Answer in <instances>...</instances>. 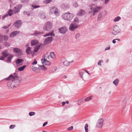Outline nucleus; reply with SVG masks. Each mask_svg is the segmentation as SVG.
Wrapping results in <instances>:
<instances>
[{"label": "nucleus", "instance_id": "nucleus-15", "mask_svg": "<svg viewBox=\"0 0 132 132\" xmlns=\"http://www.w3.org/2000/svg\"><path fill=\"white\" fill-rule=\"evenodd\" d=\"M86 14V12L83 10H80L77 13V15L78 16H81L84 15Z\"/></svg>", "mask_w": 132, "mask_h": 132}, {"label": "nucleus", "instance_id": "nucleus-56", "mask_svg": "<svg viewBox=\"0 0 132 132\" xmlns=\"http://www.w3.org/2000/svg\"><path fill=\"white\" fill-rule=\"evenodd\" d=\"M80 36V35L79 34H76V38Z\"/></svg>", "mask_w": 132, "mask_h": 132}, {"label": "nucleus", "instance_id": "nucleus-55", "mask_svg": "<svg viewBox=\"0 0 132 132\" xmlns=\"http://www.w3.org/2000/svg\"><path fill=\"white\" fill-rule=\"evenodd\" d=\"M88 125L87 124H86L85 126V128H88Z\"/></svg>", "mask_w": 132, "mask_h": 132}, {"label": "nucleus", "instance_id": "nucleus-6", "mask_svg": "<svg viewBox=\"0 0 132 132\" xmlns=\"http://www.w3.org/2000/svg\"><path fill=\"white\" fill-rule=\"evenodd\" d=\"M120 31V29L117 26H114L113 28V30L112 31V33L113 35H117Z\"/></svg>", "mask_w": 132, "mask_h": 132}, {"label": "nucleus", "instance_id": "nucleus-24", "mask_svg": "<svg viewBox=\"0 0 132 132\" xmlns=\"http://www.w3.org/2000/svg\"><path fill=\"white\" fill-rule=\"evenodd\" d=\"M73 62V60H72L70 62L65 61L63 62V64L65 66H68L69 65L70 63H72Z\"/></svg>", "mask_w": 132, "mask_h": 132}, {"label": "nucleus", "instance_id": "nucleus-53", "mask_svg": "<svg viewBox=\"0 0 132 132\" xmlns=\"http://www.w3.org/2000/svg\"><path fill=\"white\" fill-rule=\"evenodd\" d=\"M37 63V61L36 60H35L34 62L32 63V65H34L35 64H36Z\"/></svg>", "mask_w": 132, "mask_h": 132}, {"label": "nucleus", "instance_id": "nucleus-22", "mask_svg": "<svg viewBox=\"0 0 132 132\" xmlns=\"http://www.w3.org/2000/svg\"><path fill=\"white\" fill-rule=\"evenodd\" d=\"M49 36H54V34L53 33V31L48 34H44L43 35V36L44 37H46Z\"/></svg>", "mask_w": 132, "mask_h": 132}, {"label": "nucleus", "instance_id": "nucleus-52", "mask_svg": "<svg viewBox=\"0 0 132 132\" xmlns=\"http://www.w3.org/2000/svg\"><path fill=\"white\" fill-rule=\"evenodd\" d=\"M110 0H104V4H106L108 3V2Z\"/></svg>", "mask_w": 132, "mask_h": 132}, {"label": "nucleus", "instance_id": "nucleus-38", "mask_svg": "<svg viewBox=\"0 0 132 132\" xmlns=\"http://www.w3.org/2000/svg\"><path fill=\"white\" fill-rule=\"evenodd\" d=\"M31 68L32 70L34 71H36L37 69V68L34 66H32Z\"/></svg>", "mask_w": 132, "mask_h": 132}, {"label": "nucleus", "instance_id": "nucleus-9", "mask_svg": "<svg viewBox=\"0 0 132 132\" xmlns=\"http://www.w3.org/2000/svg\"><path fill=\"white\" fill-rule=\"evenodd\" d=\"M22 22L19 20H16L14 23L13 25L17 28H19L21 26Z\"/></svg>", "mask_w": 132, "mask_h": 132}, {"label": "nucleus", "instance_id": "nucleus-29", "mask_svg": "<svg viewBox=\"0 0 132 132\" xmlns=\"http://www.w3.org/2000/svg\"><path fill=\"white\" fill-rule=\"evenodd\" d=\"M92 96H90L86 98L85 100L86 102L88 101L91 100L92 99Z\"/></svg>", "mask_w": 132, "mask_h": 132}, {"label": "nucleus", "instance_id": "nucleus-48", "mask_svg": "<svg viewBox=\"0 0 132 132\" xmlns=\"http://www.w3.org/2000/svg\"><path fill=\"white\" fill-rule=\"evenodd\" d=\"M15 126V125H11L10 126V128L11 129L14 128Z\"/></svg>", "mask_w": 132, "mask_h": 132}, {"label": "nucleus", "instance_id": "nucleus-21", "mask_svg": "<svg viewBox=\"0 0 132 132\" xmlns=\"http://www.w3.org/2000/svg\"><path fill=\"white\" fill-rule=\"evenodd\" d=\"M31 48L30 47H28L26 50V52L28 54H30L31 53Z\"/></svg>", "mask_w": 132, "mask_h": 132}, {"label": "nucleus", "instance_id": "nucleus-16", "mask_svg": "<svg viewBox=\"0 0 132 132\" xmlns=\"http://www.w3.org/2000/svg\"><path fill=\"white\" fill-rule=\"evenodd\" d=\"M47 58L49 59L51 58L54 59H55V55L53 52H51L50 53V55L48 56Z\"/></svg>", "mask_w": 132, "mask_h": 132}, {"label": "nucleus", "instance_id": "nucleus-30", "mask_svg": "<svg viewBox=\"0 0 132 132\" xmlns=\"http://www.w3.org/2000/svg\"><path fill=\"white\" fill-rule=\"evenodd\" d=\"M39 67L43 70L45 71L47 70L46 67H45L44 65H40Z\"/></svg>", "mask_w": 132, "mask_h": 132}, {"label": "nucleus", "instance_id": "nucleus-47", "mask_svg": "<svg viewBox=\"0 0 132 132\" xmlns=\"http://www.w3.org/2000/svg\"><path fill=\"white\" fill-rule=\"evenodd\" d=\"M73 6L75 7H76L78 6V5L76 2H75L73 4Z\"/></svg>", "mask_w": 132, "mask_h": 132}, {"label": "nucleus", "instance_id": "nucleus-18", "mask_svg": "<svg viewBox=\"0 0 132 132\" xmlns=\"http://www.w3.org/2000/svg\"><path fill=\"white\" fill-rule=\"evenodd\" d=\"M13 51L15 53H18L19 54H20V55H21L22 54V53L21 51V50L18 48H14L13 49Z\"/></svg>", "mask_w": 132, "mask_h": 132}, {"label": "nucleus", "instance_id": "nucleus-61", "mask_svg": "<svg viewBox=\"0 0 132 132\" xmlns=\"http://www.w3.org/2000/svg\"><path fill=\"white\" fill-rule=\"evenodd\" d=\"M65 102H62V105L63 106H64L65 105Z\"/></svg>", "mask_w": 132, "mask_h": 132}, {"label": "nucleus", "instance_id": "nucleus-50", "mask_svg": "<svg viewBox=\"0 0 132 132\" xmlns=\"http://www.w3.org/2000/svg\"><path fill=\"white\" fill-rule=\"evenodd\" d=\"M5 61L7 63H10L11 62V60L7 58V59Z\"/></svg>", "mask_w": 132, "mask_h": 132}, {"label": "nucleus", "instance_id": "nucleus-27", "mask_svg": "<svg viewBox=\"0 0 132 132\" xmlns=\"http://www.w3.org/2000/svg\"><path fill=\"white\" fill-rule=\"evenodd\" d=\"M26 65H25L23 66H22L20 67L19 68H18V70L20 71H23L24 69L26 67Z\"/></svg>", "mask_w": 132, "mask_h": 132}, {"label": "nucleus", "instance_id": "nucleus-34", "mask_svg": "<svg viewBox=\"0 0 132 132\" xmlns=\"http://www.w3.org/2000/svg\"><path fill=\"white\" fill-rule=\"evenodd\" d=\"M40 47V46L39 45H37L36 46L34 49V51L35 52H36L39 49Z\"/></svg>", "mask_w": 132, "mask_h": 132}, {"label": "nucleus", "instance_id": "nucleus-36", "mask_svg": "<svg viewBox=\"0 0 132 132\" xmlns=\"http://www.w3.org/2000/svg\"><path fill=\"white\" fill-rule=\"evenodd\" d=\"M15 85V84L14 83V82L12 81V82L11 84V87L10 88H14L16 87Z\"/></svg>", "mask_w": 132, "mask_h": 132}, {"label": "nucleus", "instance_id": "nucleus-14", "mask_svg": "<svg viewBox=\"0 0 132 132\" xmlns=\"http://www.w3.org/2000/svg\"><path fill=\"white\" fill-rule=\"evenodd\" d=\"M8 39V37L7 36L5 35L2 36L1 34H0V42L3 40H7Z\"/></svg>", "mask_w": 132, "mask_h": 132}, {"label": "nucleus", "instance_id": "nucleus-33", "mask_svg": "<svg viewBox=\"0 0 132 132\" xmlns=\"http://www.w3.org/2000/svg\"><path fill=\"white\" fill-rule=\"evenodd\" d=\"M51 1V0H45L43 1V2L44 3L47 4L50 3Z\"/></svg>", "mask_w": 132, "mask_h": 132}, {"label": "nucleus", "instance_id": "nucleus-44", "mask_svg": "<svg viewBox=\"0 0 132 132\" xmlns=\"http://www.w3.org/2000/svg\"><path fill=\"white\" fill-rule=\"evenodd\" d=\"M103 61L102 60H100L98 63V65L99 66L101 65V63L103 62Z\"/></svg>", "mask_w": 132, "mask_h": 132}, {"label": "nucleus", "instance_id": "nucleus-59", "mask_svg": "<svg viewBox=\"0 0 132 132\" xmlns=\"http://www.w3.org/2000/svg\"><path fill=\"white\" fill-rule=\"evenodd\" d=\"M110 49V47H106L105 49V50H109Z\"/></svg>", "mask_w": 132, "mask_h": 132}, {"label": "nucleus", "instance_id": "nucleus-31", "mask_svg": "<svg viewBox=\"0 0 132 132\" xmlns=\"http://www.w3.org/2000/svg\"><path fill=\"white\" fill-rule=\"evenodd\" d=\"M121 18L119 16H118L116 18L113 20V21L115 22H117L120 20Z\"/></svg>", "mask_w": 132, "mask_h": 132}, {"label": "nucleus", "instance_id": "nucleus-19", "mask_svg": "<svg viewBox=\"0 0 132 132\" xmlns=\"http://www.w3.org/2000/svg\"><path fill=\"white\" fill-rule=\"evenodd\" d=\"M2 54L3 56L6 57L9 55V53L7 50H5L2 53Z\"/></svg>", "mask_w": 132, "mask_h": 132}, {"label": "nucleus", "instance_id": "nucleus-40", "mask_svg": "<svg viewBox=\"0 0 132 132\" xmlns=\"http://www.w3.org/2000/svg\"><path fill=\"white\" fill-rule=\"evenodd\" d=\"M41 34V33L39 32H38V31H36V32H35L34 34H33V35H35V36H36V35H39V34Z\"/></svg>", "mask_w": 132, "mask_h": 132}, {"label": "nucleus", "instance_id": "nucleus-5", "mask_svg": "<svg viewBox=\"0 0 132 132\" xmlns=\"http://www.w3.org/2000/svg\"><path fill=\"white\" fill-rule=\"evenodd\" d=\"M78 23L73 22L71 23L69 29L71 31H74L78 28Z\"/></svg>", "mask_w": 132, "mask_h": 132}, {"label": "nucleus", "instance_id": "nucleus-49", "mask_svg": "<svg viewBox=\"0 0 132 132\" xmlns=\"http://www.w3.org/2000/svg\"><path fill=\"white\" fill-rule=\"evenodd\" d=\"M22 3H27L28 1V0H20Z\"/></svg>", "mask_w": 132, "mask_h": 132}, {"label": "nucleus", "instance_id": "nucleus-28", "mask_svg": "<svg viewBox=\"0 0 132 132\" xmlns=\"http://www.w3.org/2000/svg\"><path fill=\"white\" fill-rule=\"evenodd\" d=\"M14 76H13L11 75H10L7 78H5L6 80H10L11 79L13 78V77Z\"/></svg>", "mask_w": 132, "mask_h": 132}, {"label": "nucleus", "instance_id": "nucleus-57", "mask_svg": "<svg viewBox=\"0 0 132 132\" xmlns=\"http://www.w3.org/2000/svg\"><path fill=\"white\" fill-rule=\"evenodd\" d=\"M116 42V40L115 39H114L112 40V43L113 44H115Z\"/></svg>", "mask_w": 132, "mask_h": 132}, {"label": "nucleus", "instance_id": "nucleus-45", "mask_svg": "<svg viewBox=\"0 0 132 132\" xmlns=\"http://www.w3.org/2000/svg\"><path fill=\"white\" fill-rule=\"evenodd\" d=\"M8 16V15L7 14H6L5 15L3 16L2 17V19L3 20H4L5 18L7 17Z\"/></svg>", "mask_w": 132, "mask_h": 132}, {"label": "nucleus", "instance_id": "nucleus-39", "mask_svg": "<svg viewBox=\"0 0 132 132\" xmlns=\"http://www.w3.org/2000/svg\"><path fill=\"white\" fill-rule=\"evenodd\" d=\"M12 83L11 82H8L7 84V87L9 88H10L11 86V85Z\"/></svg>", "mask_w": 132, "mask_h": 132}, {"label": "nucleus", "instance_id": "nucleus-17", "mask_svg": "<svg viewBox=\"0 0 132 132\" xmlns=\"http://www.w3.org/2000/svg\"><path fill=\"white\" fill-rule=\"evenodd\" d=\"M19 31H17L13 32L10 34V37L11 38L13 37L18 34H19Z\"/></svg>", "mask_w": 132, "mask_h": 132}, {"label": "nucleus", "instance_id": "nucleus-54", "mask_svg": "<svg viewBox=\"0 0 132 132\" xmlns=\"http://www.w3.org/2000/svg\"><path fill=\"white\" fill-rule=\"evenodd\" d=\"M47 123V122H45L43 124V126L44 127L46 125Z\"/></svg>", "mask_w": 132, "mask_h": 132}, {"label": "nucleus", "instance_id": "nucleus-51", "mask_svg": "<svg viewBox=\"0 0 132 132\" xmlns=\"http://www.w3.org/2000/svg\"><path fill=\"white\" fill-rule=\"evenodd\" d=\"M10 24L9 25H6L5 26H4V27H3V28H5V29H6V28H8V27L10 26Z\"/></svg>", "mask_w": 132, "mask_h": 132}, {"label": "nucleus", "instance_id": "nucleus-26", "mask_svg": "<svg viewBox=\"0 0 132 132\" xmlns=\"http://www.w3.org/2000/svg\"><path fill=\"white\" fill-rule=\"evenodd\" d=\"M119 80L118 79H116L113 82V83L115 86L118 85L119 82Z\"/></svg>", "mask_w": 132, "mask_h": 132}, {"label": "nucleus", "instance_id": "nucleus-63", "mask_svg": "<svg viewBox=\"0 0 132 132\" xmlns=\"http://www.w3.org/2000/svg\"><path fill=\"white\" fill-rule=\"evenodd\" d=\"M84 71L87 73L88 74L90 75L89 73L88 72V71L87 70H84Z\"/></svg>", "mask_w": 132, "mask_h": 132}, {"label": "nucleus", "instance_id": "nucleus-4", "mask_svg": "<svg viewBox=\"0 0 132 132\" xmlns=\"http://www.w3.org/2000/svg\"><path fill=\"white\" fill-rule=\"evenodd\" d=\"M50 13L51 14H54L56 16H58L59 15L58 10L56 6L52 7L50 9Z\"/></svg>", "mask_w": 132, "mask_h": 132}, {"label": "nucleus", "instance_id": "nucleus-43", "mask_svg": "<svg viewBox=\"0 0 132 132\" xmlns=\"http://www.w3.org/2000/svg\"><path fill=\"white\" fill-rule=\"evenodd\" d=\"M35 113L34 112H31L29 113V115L30 116H31L35 114Z\"/></svg>", "mask_w": 132, "mask_h": 132}, {"label": "nucleus", "instance_id": "nucleus-41", "mask_svg": "<svg viewBox=\"0 0 132 132\" xmlns=\"http://www.w3.org/2000/svg\"><path fill=\"white\" fill-rule=\"evenodd\" d=\"M8 57H7V58H8L9 59L11 60L12 57H13V56L12 54H11L9 55H8Z\"/></svg>", "mask_w": 132, "mask_h": 132}, {"label": "nucleus", "instance_id": "nucleus-32", "mask_svg": "<svg viewBox=\"0 0 132 132\" xmlns=\"http://www.w3.org/2000/svg\"><path fill=\"white\" fill-rule=\"evenodd\" d=\"M13 11L12 10H10L8 12V15H9L10 16H11L12 14L13 13Z\"/></svg>", "mask_w": 132, "mask_h": 132}, {"label": "nucleus", "instance_id": "nucleus-1", "mask_svg": "<svg viewBox=\"0 0 132 132\" xmlns=\"http://www.w3.org/2000/svg\"><path fill=\"white\" fill-rule=\"evenodd\" d=\"M102 8L101 6H96L94 4L91 5L90 6V11L89 12V13H93V16H94L95 13L98 12Z\"/></svg>", "mask_w": 132, "mask_h": 132}, {"label": "nucleus", "instance_id": "nucleus-7", "mask_svg": "<svg viewBox=\"0 0 132 132\" xmlns=\"http://www.w3.org/2000/svg\"><path fill=\"white\" fill-rule=\"evenodd\" d=\"M104 120L103 119L101 118L99 119L96 123V127L98 128H101L103 126Z\"/></svg>", "mask_w": 132, "mask_h": 132}, {"label": "nucleus", "instance_id": "nucleus-13", "mask_svg": "<svg viewBox=\"0 0 132 132\" xmlns=\"http://www.w3.org/2000/svg\"><path fill=\"white\" fill-rule=\"evenodd\" d=\"M52 40V37H47L46 38L44 41V44L46 45L50 43Z\"/></svg>", "mask_w": 132, "mask_h": 132}, {"label": "nucleus", "instance_id": "nucleus-42", "mask_svg": "<svg viewBox=\"0 0 132 132\" xmlns=\"http://www.w3.org/2000/svg\"><path fill=\"white\" fill-rule=\"evenodd\" d=\"M5 58L6 57L2 55V56L0 57V60H4Z\"/></svg>", "mask_w": 132, "mask_h": 132}, {"label": "nucleus", "instance_id": "nucleus-37", "mask_svg": "<svg viewBox=\"0 0 132 132\" xmlns=\"http://www.w3.org/2000/svg\"><path fill=\"white\" fill-rule=\"evenodd\" d=\"M32 6L34 8H36L40 7V6L39 5H35L34 4H32Z\"/></svg>", "mask_w": 132, "mask_h": 132}, {"label": "nucleus", "instance_id": "nucleus-20", "mask_svg": "<svg viewBox=\"0 0 132 132\" xmlns=\"http://www.w3.org/2000/svg\"><path fill=\"white\" fill-rule=\"evenodd\" d=\"M38 44L37 40H33L31 41V46H35Z\"/></svg>", "mask_w": 132, "mask_h": 132}, {"label": "nucleus", "instance_id": "nucleus-12", "mask_svg": "<svg viewBox=\"0 0 132 132\" xmlns=\"http://www.w3.org/2000/svg\"><path fill=\"white\" fill-rule=\"evenodd\" d=\"M12 81H13L15 85H17L20 83V80H18V77L16 76H15L13 77V78L12 79Z\"/></svg>", "mask_w": 132, "mask_h": 132}, {"label": "nucleus", "instance_id": "nucleus-3", "mask_svg": "<svg viewBox=\"0 0 132 132\" xmlns=\"http://www.w3.org/2000/svg\"><path fill=\"white\" fill-rule=\"evenodd\" d=\"M52 23L50 21L47 22L43 27V29L45 31H49L52 28Z\"/></svg>", "mask_w": 132, "mask_h": 132}, {"label": "nucleus", "instance_id": "nucleus-10", "mask_svg": "<svg viewBox=\"0 0 132 132\" xmlns=\"http://www.w3.org/2000/svg\"><path fill=\"white\" fill-rule=\"evenodd\" d=\"M59 32L62 34H65L67 30V28L66 27L64 26L59 28Z\"/></svg>", "mask_w": 132, "mask_h": 132}, {"label": "nucleus", "instance_id": "nucleus-23", "mask_svg": "<svg viewBox=\"0 0 132 132\" xmlns=\"http://www.w3.org/2000/svg\"><path fill=\"white\" fill-rule=\"evenodd\" d=\"M57 68L56 67H53L49 71L50 73H53L55 71L57 70Z\"/></svg>", "mask_w": 132, "mask_h": 132}, {"label": "nucleus", "instance_id": "nucleus-2", "mask_svg": "<svg viewBox=\"0 0 132 132\" xmlns=\"http://www.w3.org/2000/svg\"><path fill=\"white\" fill-rule=\"evenodd\" d=\"M74 15L69 12L65 13L63 14L62 17L64 20L66 21H69L72 19Z\"/></svg>", "mask_w": 132, "mask_h": 132}, {"label": "nucleus", "instance_id": "nucleus-8", "mask_svg": "<svg viewBox=\"0 0 132 132\" xmlns=\"http://www.w3.org/2000/svg\"><path fill=\"white\" fill-rule=\"evenodd\" d=\"M45 54L43 55V57L41 59V61L43 65H49L50 64V62L48 61L45 58Z\"/></svg>", "mask_w": 132, "mask_h": 132}, {"label": "nucleus", "instance_id": "nucleus-60", "mask_svg": "<svg viewBox=\"0 0 132 132\" xmlns=\"http://www.w3.org/2000/svg\"><path fill=\"white\" fill-rule=\"evenodd\" d=\"M23 13L24 15L27 14L28 12L26 11H24L23 12Z\"/></svg>", "mask_w": 132, "mask_h": 132}, {"label": "nucleus", "instance_id": "nucleus-11", "mask_svg": "<svg viewBox=\"0 0 132 132\" xmlns=\"http://www.w3.org/2000/svg\"><path fill=\"white\" fill-rule=\"evenodd\" d=\"M22 6V5L19 4L17 5L16 6L14 7V13H16L19 12Z\"/></svg>", "mask_w": 132, "mask_h": 132}, {"label": "nucleus", "instance_id": "nucleus-46", "mask_svg": "<svg viewBox=\"0 0 132 132\" xmlns=\"http://www.w3.org/2000/svg\"><path fill=\"white\" fill-rule=\"evenodd\" d=\"M73 128V127L71 126L69 127L67 129V130L68 131H70L72 130Z\"/></svg>", "mask_w": 132, "mask_h": 132}, {"label": "nucleus", "instance_id": "nucleus-62", "mask_svg": "<svg viewBox=\"0 0 132 132\" xmlns=\"http://www.w3.org/2000/svg\"><path fill=\"white\" fill-rule=\"evenodd\" d=\"M86 132H88V128H85Z\"/></svg>", "mask_w": 132, "mask_h": 132}, {"label": "nucleus", "instance_id": "nucleus-25", "mask_svg": "<svg viewBox=\"0 0 132 132\" xmlns=\"http://www.w3.org/2000/svg\"><path fill=\"white\" fill-rule=\"evenodd\" d=\"M23 61V60L21 59H18L15 61L16 64H19L22 63Z\"/></svg>", "mask_w": 132, "mask_h": 132}, {"label": "nucleus", "instance_id": "nucleus-35", "mask_svg": "<svg viewBox=\"0 0 132 132\" xmlns=\"http://www.w3.org/2000/svg\"><path fill=\"white\" fill-rule=\"evenodd\" d=\"M74 22L77 23L78 24L79 22V20L78 18H75L73 20Z\"/></svg>", "mask_w": 132, "mask_h": 132}, {"label": "nucleus", "instance_id": "nucleus-64", "mask_svg": "<svg viewBox=\"0 0 132 132\" xmlns=\"http://www.w3.org/2000/svg\"><path fill=\"white\" fill-rule=\"evenodd\" d=\"M100 0H94V1L95 2L99 1Z\"/></svg>", "mask_w": 132, "mask_h": 132}, {"label": "nucleus", "instance_id": "nucleus-58", "mask_svg": "<svg viewBox=\"0 0 132 132\" xmlns=\"http://www.w3.org/2000/svg\"><path fill=\"white\" fill-rule=\"evenodd\" d=\"M101 14H100L98 15V19H100L101 18Z\"/></svg>", "mask_w": 132, "mask_h": 132}]
</instances>
